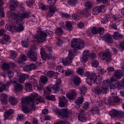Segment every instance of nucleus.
Here are the masks:
<instances>
[{
    "label": "nucleus",
    "mask_w": 124,
    "mask_h": 124,
    "mask_svg": "<svg viewBox=\"0 0 124 124\" xmlns=\"http://www.w3.org/2000/svg\"><path fill=\"white\" fill-rule=\"evenodd\" d=\"M44 100L38 94L35 93L31 97L23 98L21 101L22 105V111L24 113H29L31 110H34L35 104H38L39 102H43Z\"/></svg>",
    "instance_id": "nucleus-1"
},
{
    "label": "nucleus",
    "mask_w": 124,
    "mask_h": 124,
    "mask_svg": "<svg viewBox=\"0 0 124 124\" xmlns=\"http://www.w3.org/2000/svg\"><path fill=\"white\" fill-rule=\"evenodd\" d=\"M71 46L77 50H80L85 47V42L80 39H73L71 41Z\"/></svg>",
    "instance_id": "nucleus-2"
},
{
    "label": "nucleus",
    "mask_w": 124,
    "mask_h": 124,
    "mask_svg": "<svg viewBox=\"0 0 124 124\" xmlns=\"http://www.w3.org/2000/svg\"><path fill=\"white\" fill-rule=\"evenodd\" d=\"M99 58L102 61H106V62H109L112 61V54L107 49L105 52H101L99 53Z\"/></svg>",
    "instance_id": "nucleus-3"
},
{
    "label": "nucleus",
    "mask_w": 124,
    "mask_h": 124,
    "mask_svg": "<svg viewBox=\"0 0 124 124\" xmlns=\"http://www.w3.org/2000/svg\"><path fill=\"white\" fill-rule=\"evenodd\" d=\"M7 16L9 18H11L12 19H16V18H20L22 20L26 19L29 17V14L27 13L17 14V15L15 14L12 12H9L7 14Z\"/></svg>",
    "instance_id": "nucleus-4"
},
{
    "label": "nucleus",
    "mask_w": 124,
    "mask_h": 124,
    "mask_svg": "<svg viewBox=\"0 0 124 124\" xmlns=\"http://www.w3.org/2000/svg\"><path fill=\"white\" fill-rule=\"evenodd\" d=\"M47 33L43 31H39L37 35L34 36L35 39H36L39 43H43L46 41Z\"/></svg>",
    "instance_id": "nucleus-5"
},
{
    "label": "nucleus",
    "mask_w": 124,
    "mask_h": 124,
    "mask_svg": "<svg viewBox=\"0 0 124 124\" xmlns=\"http://www.w3.org/2000/svg\"><path fill=\"white\" fill-rule=\"evenodd\" d=\"M74 58V54L72 50L69 51V55L67 58L63 59L62 62L64 65H68L72 62V60Z\"/></svg>",
    "instance_id": "nucleus-6"
},
{
    "label": "nucleus",
    "mask_w": 124,
    "mask_h": 124,
    "mask_svg": "<svg viewBox=\"0 0 124 124\" xmlns=\"http://www.w3.org/2000/svg\"><path fill=\"white\" fill-rule=\"evenodd\" d=\"M51 92H52V89L51 88L47 87L46 88V90L44 92V95L45 96L46 99H47V100L55 101V100H56V97H55V95H50V93Z\"/></svg>",
    "instance_id": "nucleus-7"
},
{
    "label": "nucleus",
    "mask_w": 124,
    "mask_h": 124,
    "mask_svg": "<svg viewBox=\"0 0 124 124\" xmlns=\"http://www.w3.org/2000/svg\"><path fill=\"white\" fill-rule=\"evenodd\" d=\"M105 9H106V6L103 5H101L100 6L93 7L92 10V13L93 15H98L99 13L104 12Z\"/></svg>",
    "instance_id": "nucleus-8"
},
{
    "label": "nucleus",
    "mask_w": 124,
    "mask_h": 124,
    "mask_svg": "<svg viewBox=\"0 0 124 124\" xmlns=\"http://www.w3.org/2000/svg\"><path fill=\"white\" fill-rule=\"evenodd\" d=\"M27 57L32 61L36 62L37 61V53L35 50L30 49L27 52Z\"/></svg>",
    "instance_id": "nucleus-9"
},
{
    "label": "nucleus",
    "mask_w": 124,
    "mask_h": 124,
    "mask_svg": "<svg viewBox=\"0 0 124 124\" xmlns=\"http://www.w3.org/2000/svg\"><path fill=\"white\" fill-rule=\"evenodd\" d=\"M85 77H87L88 79H90V80L93 84H95L96 79L97 78L96 74L94 73H91L90 72H86L85 73Z\"/></svg>",
    "instance_id": "nucleus-10"
},
{
    "label": "nucleus",
    "mask_w": 124,
    "mask_h": 124,
    "mask_svg": "<svg viewBox=\"0 0 124 124\" xmlns=\"http://www.w3.org/2000/svg\"><path fill=\"white\" fill-rule=\"evenodd\" d=\"M58 116L61 119H64V118H68L69 117V113L68 110L66 109H62L58 112Z\"/></svg>",
    "instance_id": "nucleus-11"
},
{
    "label": "nucleus",
    "mask_w": 124,
    "mask_h": 124,
    "mask_svg": "<svg viewBox=\"0 0 124 124\" xmlns=\"http://www.w3.org/2000/svg\"><path fill=\"white\" fill-rule=\"evenodd\" d=\"M56 1H57V0H47L48 3L50 4L49 6V10L53 13L57 11V8L54 5V3H56Z\"/></svg>",
    "instance_id": "nucleus-12"
},
{
    "label": "nucleus",
    "mask_w": 124,
    "mask_h": 124,
    "mask_svg": "<svg viewBox=\"0 0 124 124\" xmlns=\"http://www.w3.org/2000/svg\"><path fill=\"white\" fill-rule=\"evenodd\" d=\"M10 43V36L6 34L3 36L2 39H0V44L4 45V44H8Z\"/></svg>",
    "instance_id": "nucleus-13"
},
{
    "label": "nucleus",
    "mask_w": 124,
    "mask_h": 124,
    "mask_svg": "<svg viewBox=\"0 0 124 124\" xmlns=\"http://www.w3.org/2000/svg\"><path fill=\"white\" fill-rule=\"evenodd\" d=\"M66 96L70 100H74L77 96V93L75 90H71V93L66 94Z\"/></svg>",
    "instance_id": "nucleus-14"
},
{
    "label": "nucleus",
    "mask_w": 124,
    "mask_h": 124,
    "mask_svg": "<svg viewBox=\"0 0 124 124\" xmlns=\"http://www.w3.org/2000/svg\"><path fill=\"white\" fill-rule=\"evenodd\" d=\"M80 78L76 76H73L71 78V81L75 86H78L81 83Z\"/></svg>",
    "instance_id": "nucleus-15"
},
{
    "label": "nucleus",
    "mask_w": 124,
    "mask_h": 124,
    "mask_svg": "<svg viewBox=\"0 0 124 124\" xmlns=\"http://www.w3.org/2000/svg\"><path fill=\"white\" fill-rule=\"evenodd\" d=\"M104 92V91L102 90V88L98 87L95 88L93 90L94 93L97 95H99V94H106V93Z\"/></svg>",
    "instance_id": "nucleus-16"
},
{
    "label": "nucleus",
    "mask_w": 124,
    "mask_h": 124,
    "mask_svg": "<svg viewBox=\"0 0 124 124\" xmlns=\"http://www.w3.org/2000/svg\"><path fill=\"white\" fill-rule=\"evenodd\" d=\"M67 100L64 96H62L60 97L59 99V105L60 107H63L66 105V103H67Z\"/></svg>",
    "instance_id": "nucleus-17"
},
{
    "label": "nucleus",
    "mask_w": 124,
    "mask_h": 124,
    "mask_svg": "<svg viewBox=\"0 0 124 124\" xmlns=\"http://www.w3.org/2000/svg\"><path fill=\"white\" fill-rule=\"evenodd\" d=\"M110 85L109 81L108 80L104 81L102 84V90H104V93H107V90H108V87Z\"/></svg>",
    "instance_id": "nucleus-18"
},
{
    "label": "nucleus",
    "mask_w": 124,
    "mask_h": 124,
    "mask_svg": "<svg viewBox=\"0 0 124 124\" xmlns=\"http://www.w3.org/2000/svg\"><path fill=\"white\" fill-rule=\"evenodd\" d=\"M18 1L15 0H13L11 1L10 3V10L13 11L15 10V8L16 7H17V5L18 4Z\"/></svg>",
    "instance_id": "nucleus-19"
},
{
    "label": "nucleus",
    "mask_w": 124,
    "mask_h": 124,
    "mask_svg": "<svg viewBox=\"0 0 124 124\" xmlns=\"http://www.w3.org/2000/svg\"><path fill=\"white\" fill-rule=\"evenodd\" d=\"M27 79H29V76L27 75H22L18 78V82L23 84Z\"/></svg>",
    "instance_id": "nucleus-20"
},
{
    "label": "nucleus",
    "mask_w": 124,
    "mask_h": 124,
    "mask_svg": "<svg viewBox=\"0 0 124 124\" xmlns=\"http://www.w3.org/2000/svg\"><path fill=\"white\" fill-rule=\"evenodd\" d=\"M27 59V56L24 54H21L17 60V63H22V62H26Z\"/></svg>",
    "instance_id": "nucleus-21"
},
{
    "label": "nucleus",
    "mask_w": 124,
    "mask_h": 124,
    "mask_svg": "<svg viewBox=\"0 0 124 124\" xmlns=\"http://www.w3.org/2000/svg\"><path fill=\"white\" fill-rule=\"evenodd\" d=\"M97 31H98V28L93 27L91 30V32L90 31H87V33H88V35L91 36L93 35H93L97 34Z\"/></svg>",
    "instance_id": "nucleus-22"
},
{
    "label": "nucleus",
    "mask_w": 124,
    "mask_h": 124,
    "mask_svg": "<svg viewBox=\"0 0 124 124\" xmlns=\"http://www.w3.org/2000/svg\"><path fill=\"white\" fill-rule=\"evenodd\" d=\"M24 89V86L22 85V84H17L15 85L14 87V91L15 92H22Z\"/></svg>",
    "instance_id": "nucleus-23"
},
{
    "label": "nucleus",
    "mask_w": 124,
    "mask_h": 124,
    "mask_svg": "<svg viewBox=\"0 0 124 124\" xmlns=\"http://www.w3.org/2000/svg\"><path fill=\"white\" fill-rule=\"evenodd\" d=\"M79 90L80 91V95L81 96H85L86 93L88 91V88L85 86H82L79 88Z\"/></svg>",
    "instance_id": "nucleus-24"
},
{
    "label": "nucleus",
    "mask_w": 124,
    "mask_h": 124,
    "mask_svg": "<svg viewBox=\"0 0 124 124\" xmlns=\"http://www.w3.org/2000/svg\"><path fill=\"white\" fill-rule=\"evenodd\" d=\"M114 77L117 79H121L123 77V72L121 70H118L114 73Z\"/></svg>",
    "instance_id": "nucleus-25"
},
{
    "label": "nucleus",
    "mask_w": 124,
    "mask_h": 124,
    "mask_svg": "<svg viewBox=\"0 0 124 124\" xmlns=\"http://www.w3.org/2000/svg\"><path fill=\"white\" fill-rule=\"evenodd\" d=\"M84 6L87 9H91L93 7V3L92 1H87L85 2Z\"/></svg>",
    "instance_id": "nucleus-26"
},
{
    "label": "nucleus",
    "mask_w": 124,
    "mask_h": 124,
    "mask_svg": "<svg viewBox=\"0 0 124 124\" xmlns=\"http://www.w3.org/2000/svg\"><path fill=\"white\" fill-rule=\"evenodd\" d=\"M121 101V99L118 96L112 97L109 100L110 103H119Z\"/></svg>",
    "instance_id": "nucleus-27"
},
{
    "label": "nucleus",
    "mask_w": 124,
    "mask_h": 124,
    "mask_svg": "<svg viewBox=\"0 0 124 124\" xmlns=\"http://www.w3.org/2000/svg\"><path fill=\"white\" fill-rule=\"evenodd\" d=\"M25 29V27L23 25H20L18 26H14L13 29L17 32H21L23 31Z\"/></svg>",
    "instance_id": "nucleus-28"
},
{
    "label": "nucleus",
    "mask_w": 124,
    "mask_h": 124,
    "mask_svg": "<svg viewBox=\"0 0 124 124\" xmlns=\"http://www.w3.org/2000/svg\"><path fill=\"white\" fill-rule=\"evenodd\" d=\"M104 39H105L106 42L108 43H112L113 40L111 38V35L109 34H107L104 36Z\"/></svg>",
    "instance_id": "nucleus-29"
},
{
    "label": "nucleus",
    "mask_w": 124,
    "mask_h": 124,
    "mask_svg": "<svg viewBox=\"0 0 124 124\" xmlns=\"http://www.w3.org/2000/svg\"><path fill=\"white\" fill-rule=\"evenodd\" d=\"M113 38L115 40H118V39H120V38H123V35L120 34L119 32H114L113 35Z\"/></svg>",
    "instance_id": "nucleus-30"
},
{
    "label": "nucleus",
    "mask_w": 124,
    "mask_h": 124,
    "mask_svg": "<svg viewBox=\"0 0 124 124\" xmlns=\"http://www.w3.org/2000/svg\"><path fill=\"white\" fill-rule=\"evenodd\" d=\"M40 54L42 59L43 60H45V61H46V58H48V56H47V54H46V52H45V49H44V48H41Z\"/></svg>",
    "instance_id": "nucleus-31"
},
{
    "label": "nucleus",
    "mask_w": 124,
    "mask_h": 124,
    "mask_svg": "<svg viewBox=\"0 0 124 124\" xmlns=\"http://www.w3.org/2000/svg\"><path fill=\"white\" fill-rule=\"evenodd\" d=\"M26 91V92H32V85L30 83H25Z\"/></svg>",
    "instance_id": "nucleus-32"
},
{
    "label": "nucleus",
    "mask_w": 124,
    "mask_h": 124,
    "mask_svg": "<svg viewBox=\"0 0 124 124\" xmlns=\"http://www.w3.org/2000/svg\"><path fill=\"white\" fill-rule=\"evenodd\" d=\"M13 113V110L9 109L7 111L5 112L4 113V117L5 118L4 120H7V118L10 117V115Z\"/></svg>",
    "instance_id": "nucleus-33"
},
{
    "label": "nucleus",
    "mask_w": 124,
    "mask_h": 124,
    "mask_svg": "<svg viewBox=\"0 0 124 124\" xmlns=\"http://www.w3.org/2000/svg\"><path fill=\"white\" fill-rule=\"evenodd\" d=\"M90 112L93 114V115H94V114H99V109L97 107H93L91 110Z\"/></svg>",
    "instance_id": "nucleus-34"
},
{
    "label": "nucleus",
    "mask_w": 124,
    "mask_h": 124,
    "mask_svg": "<svg viewBox=\"0 0 124 124\" xmlns=\"http://www.w3.org/2000/svg\"><path fill=\"white\" fill-rule=\"evenodd\" d=\"M65 26L67 31H72V24L70 21L66 22Z\"/></svg>",
    "instance_id": "nucleus-35"
},
{
    "label": "nucleus",
    "mask_w": 124,
    "mask_h": 124,
    "mask_svg": "<svg viewBox=\"0 0 124 124\" xmlns=\"http://www.w3.org/2000/svg\"><path fill=\"white\" fill-rule=\"evenodd\" d=\"M78 119L79 120V121L82 122H84L87 121V118L85 117V114H82L80 113L78 115Z\"/></svg>",
    "instance_id": "nucleus-36"
},
{
    "label": "nucleus",
    "mask_w": 124,
    "mask_h": 124,
    "mask_svg": "<svg viewBox=\"0 0 124 124\" xmlns=\"http://www.w3.org/2000/svg\"><path fill=\"white\" fill-rule=\"evenodd\" d=\"M40 81L43 84H46L48 82V78L46 76H41L40 78Z\"/></svg>",
    "instance_id": "nucleus-37"
},
{
    "label": "nucleus",
    "mask_w": 124,
    "mask_h": 124,
    "mask_svg": "<svg viewBox=\"0 0 124 124\" xmlns=\"http://www.w3.org/2000/svg\"><path fill=\"white\" fill-rule=\"evenodd\" d=\"M9 101L12 105H15L17 103V100L14 97H10L9 98Z\"/></svg>",
    "instance_id": "nucleus-38"
},
{
    "label": "nucleus",
    "mask_w": 124,
    "mask_h": 124,
    "mask_svg": "<svg viewBox=\"0 0 124 124\" xmlns=\"http://www.w3.org/2000/svg\"><path fill=\"white\" fill-rule=\"evenodd\" d=\"M1 67L2 69H3L4 70H6V71H9V70H10V67L9 66V64L6 63H4L2 65Z\"/></svg>",
    "instance_id": "nucleus-39"
},
{
    "label": "nucleus",
    "mask_w": 124,
    "mask_h": 124,
    "mask_svg": "<svg viewBox=\"0 0 124 124\" xmlns=\"http://www.w3.org/2000/svg\"><path fill=\"white\" fill-rule=\"evenodd\" d=\"M83 101H84V97L83 96L78 97L75 101V103L78 104V105H80V104H82L83 103Z\"/></svg>",
    "instance_id": "nucleus-40"
},
{
    "label": "nucleus",
    "mask_w": 124,
    "mask_h": 124,
    "mask_svg": "<svg viewBox=\"0 0 124 124\" xmlns=\"http://www.w3.org/2000/svg\"><path fill=\"white\" fill-rule=\"evenodd\" d=\"M118 110L116 109L112 110L109 112V115L111 117H117Z\"/></svg>",
    "instance_id": "nucleus-41"
},
{
    "label": "nucleus",
    "mask_w": 124,
    "mask_h": 124,
    "mask_svg": "<svg viewBox=\"0 0 124 124\" xmlns=\"http://www.w3.org/2000/svg\"><path fill=\"white\" fill-rule=\"evenodd\" d=\"M16 21V23L17 25H19V26H21V25H23L24 24V21H23V19L20 18V17H17L16 18H15Z\"/></svg>",
    "instance_id": "nucleus-42"
},
{
    "label": "nucleus",
    "mask_w": 124,
    "mask_h": 124,
    "mask_svg": "<svg viewBox=\"0 0 124 124\" xmlns=\"http://www.w3.org/2000/svg\"><path fill=\"white\" fill-rule=\"evenodd\" d=\"M58 91H60V89H59V85L58 84H55L52 87L51 92L53 91L54 93H56Z\"/></svg>",
    "instance_id": "nucleus-43"
},
{
    "label": "nucleus",
    "mask_w": 124,
    "mask_h": 124,
    "mask_svg": "<svg viewBox=\"0 0 124 124\" xmlns=\"http://www.w3.org/2000/svg\"><path fill=\"white\" fill-rule=\"evenodd\" d=\"M55 33L57 35H62V33H63V30L61 28L57 29L55 31Z\"/></svg>",
    "instance_id": "nucleus-44"
},
{
    "label": "nucleus",
    "mask_w": 124,
    "mask_h": 124,
    "mask_svg": "<svg viewBox=\"0 0 124 124\" xmlns=\"http://www.w3.org/2000/svg\"><path fill=\"white\" fill-rule=\"evenodd\" d=\"M119 86H120V83L115 81L113 83V84H111L110 85V88L111 89H117Z\"/></svg>",
    "instance_id": "nucleus-45"
},
{
    "label": "nucleus",
    "mask_w": 124,
    "mask_h": 124,
    "mask_svg": "<svg viewBox=\"0 0 124 124\" xmlns=\"http://www.w3.org/2000/svg\"><path fill=\"white\" fill-rule=\"evenodd\" d=\"M7 95L5 94L2 93L1 94V101H2V102H6L7 100Z\"/></svg>",
    "instance_id": "nucleus-46"
},
{
    "label": "nucleus",
    "mask_w": 124,
    "mask_h": 124,
    "mask_svg": "<svg viewBox=\"0 0 124 124\" xmlns=\"http://www.w3.org/2000/svg\"><path fill=\"white\" fill-rule=\"evenodd\" d=\"M56 71H58V72H61V73H63L64 72V69L62 66H58L56 68Z\"/></svg>",
    "instance_id": "nucleus-47"
},
{
    "label": "nucleus",
    "mask_w": 124,
    "mask_h": 124,
    "mask_svg": "<svg viewBox=\"0 0 124 124\" xmlns=\"http://www.w3.org/2000/svg\"><path fill=\"white\" fill-rule=\"evenodd\" d=\"M46 75L50 78H52L55 75V73L53 71H48L46 73Z\"/></svg>",
    "instance_id": "nucleus-48"
},
{
    "label": "nucleus",
    "mask_w": 124,
    "mask_h": 124,
    "mask_svg": "<svg viewBox=\"0 0 124 124\" xmlns=\"http://www.w3.org/2000/svg\"><path fill=\"white\" fill-rule=\"evenodd\" d=\"M105 31V30H104V28L102 27H99V28H98L97 33H99L100 35H102V34L104 33Z\"/></svg>",
    "instance_id": "nucleus-49"
},
{
    "label": "nucleus",
    "mask_w": 124,
    "mask_h": 124,
    "mask_svg": "<svg viewBox=\"0 0 124 124\" xmlns=\"http://www.w3.org/2000/svg\"><path fill=\"white\" fill-rule=\"evenodd\" d=\"M99 64L98 61L96 60H93L92 63V65L93 67H97Z\"/></svg>",
    "instance_id": "nucleus-50"
},
{
    "label": "nucleus",
    "mask_w": 124,
    "mask_h": 124,
    "mask_svg": "<svg viewBox=\"0 0 124 124\" xmlns=\"http://www.w3.org/2000/svg\"><path fill=\"white\" fill-rule=\"evenodd\" d=\"M17 57V53L13 50L11 51V59H15Z\"/></svg>",
    "instance_id": "nucleus-51"
},
{
    "label": "nucleus",
    "mask_w": 124,
    "mask_h": 124,
    "mask_svg": "<svg viewBox=\"0 0 124 124\" xmlns=\"http://www.w3.org/2000/svg\"><path fill=\"white\" fill-rule=\"evenodd\" d=\"M90 50L87 49L84 50L82 53L83 56L87 57V58H89V57H90Z\"/></svg>",
    "instance_id": "nucleus-52"
},
{
    "label": "nucleus",
    "mask_w": 124,
    "mask_h": 124,
    "mask_svg": "<svg viewBox=\"0 0 124 124\" xmlns=\"http://www.w3.org/2000/svg\"><path fill=\"white\" fill-rule=\"evenodd\" d=\"M96 80V82L95 83L98 84H101V81H102V77L98 76V77H97V78Z\"/></svg>",
    "instance_id": "nucleus-53"
},
{
    "label": "nucleus",
    "mask_w": 124,
    "mask_h": 124,
    "mask_svg": "<svg viewBox=\"0 0 124 124\" xmlns=\"http://www.w3.org/2000/svg\"><path fill=\"white\" fill-rule=\"evenodd\" d=\"M88 59H89V57L83 55V56L80 58V62H81L85 63L87 62Z\"/></svg>",
    "instance_id": "nucleus-54"
},
{
    "label": "nucleus",
    "mask_w": 124,
    "mask_h": 124,
    "mask_svg": "<svg viewBox=\"0 0 124 124\" xmlns=\"http://www.w3.org/2000/svg\"><path fill=\"white\" fill-rule=\"evenodd\" d=\"M68 3L69 5H74L77 3V0H69Z\"/></svg>",
    "instance_id": "nucleus-55"
},
{
    "label": "nucleus",
    "mask_w": 124,
    "mask_h": 124,
    "mask_svg": "<svg viewBox=\"0 0 124 124\" xmlns=\"http://www.w3.org/2000/svg\"><path fill=\"white\" fill-rule=\"evenodd\" d=\"M83 16L85 18H87V16H90V12L88 10H84L83 13Z\"/></svg>",
    "instance_id": "nucleus-56"
},
{
    "label": "nucleus",
    "mask_w": 124,
    "mask_h": 124,
    "mask_svg": "<svg viewBox=\"0 0 124 124\" xmlns=\"http://www.w3.org/2000/svg\"><path fill=\"white\" fill-rule=\"evenodd\" d=\"M22 44L23 47L29 46V42L28 40L27 41V40H24V41H22Z\"/></svg>",
    "instance_id": "nucleus-57"
},
{
    "label": "nucleus",
    "mask_w": 124,
    "mask_h": 124,
    "mask_svg": "<svg viewBox=\"0 0 124 124\" xmlns=\"http://www.w3.org/2000/svg\"><path fill=\"white\" fill-rule=\"evenodd\" d=\"M77 72L78 74H79V75H84V70L81 68H78Z\"/></svg>",
    "instance_id": "nucleus-58"
},
{
    "label": "nucleus",
    "mask_w": 124,
    "mask_h": 124,
    "mask_svg": "<svg viewBox=\"0 0 124 124\" xmlns=\"http://www.w3.org/2000/svg\"><path fill=\"white\" fill-rule=\"evenodd\" d=\"M124 116V111H118L117 113V117L118 118H123Z\"/></svg>",
    "instance_id": "nucleus-59"
},
{
    "label": "nucleus",
    "mask_w": 124,
    "mask_h": 124,
    "mask_svg": "<svg viewBox=\"0 0 124 124\" xmlns=\"http://www.w3.org/2000/svg\"><path fill=\"white\" fill-rule=\"evenodd\" d=\"M0 16L1 17H4V13L3 12V8L2 6L0 5Z\"/></svg>",
    "instance_id": "nucleus-60"
},
{
    "label": "nucleus",
    "mask_w": 124,
    "mask_h": 124,
    "mask_svg": "<svg viewBox=\"0 0 124 124\" xmlns=\"http://www.w3.org/2000/svg\"><path fill=\"white\" fill-rule=\"evenodd\" d=\"M26 3L28 6H31L33 5V0H27Z\"/></svg>",
    "instance_id": "nucleus-61"
},
{
    "label": "nucleus",
    "mask_w": 124,
    "mask_h": 124,
    "mask_svg": "<svg viewBox=\"0 0 124 124\" xmlns=\"http://www.w3.org/2000/svg\"><path fill=\"white\" fill-rule=\"evenodd\" d=\"M5 28L7 31H12V25L10 24H6Z\"/></svg>",
    "instance_id": "nucleus-62"
},
{
    "label": "nucleus",
    "mask_w": 124,
    "mask_h": 124,
    "mask_svg": "<svg viewBox=\"0 0 124 124\" xmlns=\"http://www.w3.org/2000/svg\"><path fill=\"white\" fill-rule=\"evenodd\" d=\"M110 28L114 29V30H117V24L113 22L110 23Z\"/></svg>",
    "instance_id": "nucleus-63"
},
{
    "label": "nucleus",
    "mask_w": 124,
    "mask_h": 124,
    "mask_svg": "<svg viewBox=\"0 0 124 124\" xmlns=\"http://www.w3.org/2000/svg\"><path fill=\"white\" fill-rule=\"evenodd\" d=\"M108 18L107 17L102 18L101 20L102 24H106L108 22Z\"/></svg>",
    "instance_id": "nucleus-64"
}]
</instances>
